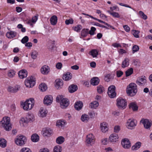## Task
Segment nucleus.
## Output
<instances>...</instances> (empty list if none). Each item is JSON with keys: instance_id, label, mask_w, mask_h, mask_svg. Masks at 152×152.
<instances>
[{"instance_id": "1", "label": "nucleus", "mask_w": 152, "mask_h": 152, "mask_svg": "<svg viewBox=\"0 0 152 152\" xmlns=\"http://www.w3.org/2000/svg\"><path fill=\"white\" fill-rule=\"evenodd\" d=\"M0 126L3 127L6 131H9L12 128L10 123V118L9 117H4L0 122Z\"/></svg>"}, {"instance_id": "2", "label": "nucleus", "mask_w": 152, "mask_h": 152, "mask_svg": "<svg viewBox=\"0 0 152 152\" xmlns=\"http://www.w3.org/2000/svg\"><path fill=\"white\" fill-rule=\"evenodd\" d=\"M137 86L136 84L134 83H130L126 89L127 93L131 96L135 95L137 92Z\"/></svg>"}, {"instance_id": "3", "label": "nucleus", "mask_w": 152, "mask_h": 152, "mask_svg": "<svg viewBox=\"0 0 152 152\" xmlns=\"http://www.w3.org/2000/svg\"><path fill=\"white\" fill-rule=\"evenodd\" d=\"M57 102L60 101V106L62 108H66L69 105V100L66 98H64L62 96L58 95L56 98Z\"/></svg>"}, {"instance_id": "4", "label": "nucleus", "mask_w": 152, "mask_h": 152, "mask_svg": "<svg viewBox=\"0 0 152 152\" xmlns=\"http://www.w3.org/2000/svg\"><path fill=\"white\" fill-rule=\"evenodd\" d=\"M34 104V100L33 98H31L27 100L23 104H22L24 110H31Z\"/></svg>"}, {"instance_id": "5", "label": "nucleus", "mask_w": 152, "mask_h": 152, "mask_svg": "<svg viewBox=\"0 0 152 152\" xmlns=\"http://www.w3.org/2000/svg\"><path fill=\"white\" fill-rule=\"evenodd\" d=\"M117 105L119 108L125 109L127 105L126 100L122 97L118 98L116 100Z\"/></svg>"}, {"instance_id": "6", "label": "nucleus", "mask_w": 152, "mask_h": 152, "mask_svg": "<svg viewBox=\"0 0 152 152\" xmlns=\"http://www.w3.org/2000/svg\"><path fill=\"white\" fill-rule=\"evenodd\" d=\"M35 78L32 76L28 77L25 81V84L27 87H33L35 83Z\"/></svg>"}, {"instance_id": "7", "label": "nucleus", "mask_w": 152, "mask_h": 152, "mask_svg": "<svg viewBox=\"0 0 152 152\" xmlns=\"http://www.w3.org/2000/svg\"><path fill=\"white\" fill-rule=\"evenodd\" d=\"M26 141V137H25L20 136H17L15 139V142L18 145L22 146L23 145Z\"/></svg>"}, {"instance_id": "8", "label": "nucleus", "mask_w": 152, "mask_h": 152, "mask_svg": "<svg viewBox=\"0 0 152 152\" xmlns=\"http://www.w3.org/2000/svg\"><path fill=\"white\" fill-rule=\"evenodd\" d=\"M115 87L113 85H112L109 87L107 93L109 96L111 98H114L116 96V94L115 92Z\"/></svg>"}, {"instance_id": "9", "label": "nucleus", "mask_w": 152, "mask_h": 152, "mask_svg": "<svg viewBox=\"0 0 152 152\" xmlns=\"http://www.w3.org/2000/svg\"><path fill=\"white\" fill-rule=\"evenodd\" d=\"M146 83V77L145 76H142L139 77L136 81V83L140 86H145Z\"/></svg>"}, {"instance_id": "10", "label": "nucleus", "mask_w": 152, "mask_h": 152, "mask_svg": "<svg viewBox=\"0 0 152 152\" xmlns=\"http://www.w3.org/2000/svg\"><path fill=\"white\" fill-rule=\"evenodd\" d=\"M121 144L123 147L125 149H128L131 146L130 142L128 139L126 138L122 140Z\"/></svg>"}, {"instance_id": "11", "label": "nucleus", "mask_w": 152, "mask_h": 152, "mask_svg": "<svg viewBox=\"0 0 152 152\" xmlns=\"http://www.w3.org/2000/svg\"><path fill=\"white\" fill-rule=\"evenodd\" d=\"M94 142V137L92 134H89L87 136L86 139V142L87 144H93Z\"/></svg>"}, {"instance_id": "12", "label": "nucleus", "mask_w": 152, "mask_h": 152, "mask_svg": "<svg viewBox=\"0 0 152 152\" xmlns=\"http://www.w3.org/2000/svg\"><path fill=\"white\" fill-rule=\"evenodd\" d=\"M53 98L51 95L46 96L44 99V103L45 104L48 105L51 104L52 102Z\"/></svg>"}, {"instance_id": "13", "label": "nucleus", "mask_w": 152, "mask_h": 152, "mask_svg": "<svg viewBox=\"0 0 152 152\" xmlns=\"http://www.w3.org/2000/svg\"><path fill=\"white\" fill-rule=\"evenodd\" d=\"M127 126L129 129H133L136 125V123L134 120L129 119L126 123Z\"/></svg>"}, {"instance_id": "14", "label": "nucleus", "mask_w": 152, "mask_h": 152, "mask_svg": "<svg viewBox=\"0 0 152 152\" xmlns=\"http://www.w3.org/2000/svg\"><path fill=\"white\" fill-rule=\"evenodd\" d=\"M140 123L143 124L144 127L146 129L150 128L151 125L150 121L148 119H142L140 121Z\"/></svg>"}, {"instance_id": "15", "label": "nucleus", "mask_w": 152, "mask_h": 152, "mask_svg": "<svg viewBox=\"0 0 152 152\" xmlns=\"http://www.w3.org/2000/svg\"><path fill=\"white\" fill-rule=\"evenodd\" d=\"M118 138L119 137L118 134H113L110 135L109 137V140L111 142H116L118 140Z\"/></svg>"}, {"instance_id": "16", "label": "nucleus", "mask_w": 152, "mask_h": 152, "mask_svg": "<svg viewBox=\"0 0 152 152\" xmlns=\"http://www.w3.org/2000/svg\"><path fill=\"white\" fill-rule=\"evenodd\" d=\"M47 113L48 111L46 109L41 108L39 110L38 115L40 117L44 118L46 116Z\"/></svg>"}, {"instance_id": "17", "label": "nucleus", "mask_w": 152, "mask_h": 152, "mask_svg": "<svg viewBox=\"0 0 152 152\" xmlns=\"http://www.w3.org/2000/svg\"><path fill=\"white\" fill-rule=\"evenodd\" d=\"M52 132V131L48 128H44L42 131L44 136H48L50 135Z\"/></svg>"}, {"instance_id": "18", "label": "nucleus", "mask_w": 152, "mask_h": 152, "mask_svg": "<svg viewBox=\"0 0 152 152\" xmlns=\"http://www.w3.org/2000/svg\"><path fill=\"white\" fill-rule=\"evenodd\" d=\"M18 75L21 79L26 77L27 76V72L26 70H22L18 73Z\"/></svg>"}, {"instance_id": "19", "label": "nucleus", "mask_w": 152, "mask_h": 152, "mask_svg": "<svg viewBox=\"0 0 152 152\" xmlns=\"http://www.w3.org/2000/svg\"><path fill=\"white\" fill-rule=\"evenodd\" d=\"M100 127L103 132L105 133L108 130V124L105 122H103L100 124Z\"/></svg>"}, {"instance_id": "20", "label": "nucleus", "mask_w": 152, "mask_h": 152, "mask_svg": "<svg viewBox=\"0 0 152 152\" xmlns=\"http://www.w3.org/2000/svg\"><path fill=\"white\" fill-rule=\"evenodd\" d=\"M17 34V33L15 32L10 31L9 32H8L6 33V36L8 38L11 39L16 37Z\"/></svg>"}, {"instance_id": "21", "label": "nucleus", "mask_w": 152, "mask_h": 152, "mask_svg": "<svg viewBox=\"0 0 152 152\" xmlns=\"http://www.w3.org/2000/svg\"><path fill=\"white\" fill-rule=\"evenodd\" d=\"M66 123V121L64 120H59L56 122V125L59 128L64 127Z\"/></svg>"}, {"instance_id": "22", "label": "nucleus", "mask_w": 152, "mask_h": 152, "mask_svg": "<svg viewBox=\"0 0 152 152\" xmlns=\"http://www.w3.org/2000/svg\"><path fill=\"white\" fill-rule=\"evenodd\" d=\"M49 67L46 65L43 66L41 69V72L43 74H47L49 72Z\"/></svg>"}, {"instance_id": "23", "label": "nucleus", "mask_w": 152, "mask_h": 152, "mask_svg": "<svg viewBox=\"0 0 152 152\" xmlns=\"http://www.w3.org/2000/svg\"><path fill=\"white\" fill-rule=\"evenodd\" d=\"M78 89V87L76 85L72 84L68 88V90L69 92L73 93L76 91Z\"/></svg>"}, {"instance_id": "24", "label": "nucleus", "mask_w": 152, "mask_h": 152, "mask_svg": "<svg viewBox=\"0 0 152 152\" xmlns=\"http://www.w3.org/2000/svg\"><path fill=\"white\" fill-rule=\"evenodd\" d=\"M57 17L55 15H53L50 18V20L51 24L53 26H54L56 24L57 22Z\"/></svg>"}, {"instance_id": "25", "label": "nucleus", "mask_w": 152, "mask_h": 152, "mask_svg": "<svg viewBox=\"0 0 152 152\" xmlns=\"http://www.w3.org/2000/svg\"><path fill=\"white\" fill-rule=\"evenodd\" d=\"M72 77V74L70 72H67L64 74L62 77V78L65 81H68L71 79Z\"/></svg>"}, {"instance_id": "26", "label": "nucleus", "mask_w": 152, "mask_h": 152, "mask_svg": "<svg viewBox=\"0 0 152 152\" xmlns=\"http://www.w3.org/2000/svg\"><path fill=\"white\" fill-rule=\"evenodd\" d=\"M83 104L82 102L78 101L76 102L75 104V107L77 110H80L82 108Z\"/></svg>"}, {"instance_id": "27", "label": "nucleus", "mask_w": 152, "mask_h": 152, "mask_svg": "<svg viewBox=\"0 0 152 152\" xmlns=\"http://www.w3.org/2000/svg\"><path fill=\"white\" fill-rule=\"evenodd\" d=\"M56 81V83L55 85L57 89L61 88L63 84L62 80L61 79H57Z\"/></svg>"}, {"instance_id": "28", "label": "nucleus", "mask_w": 152, "mask_h": 152, "mask_svg": "<svg viewBox=\"0 0 152 152\" xmlns=\"http://www.w3.org/2000/svg\"><path fill=\"white\" fill-rule=\"evenodd\" d=\"M99 82V80L97 77H94L91 80V84L93 86L97 85Z\"/></svg>"}, {"instance_id": "29", "label": "nucleus", "mask_w": 152, "mask_h": 152, "mask_svg": "<svg viewBox=\"0 0 152 152\" xmlns=\"http://www.w3.org/2000/svg\"><path fill=\"white\" fill-rule=\"evenodd\" d=\"M129 60L127 58H125L124 60L123 61L122 64V67L123 68H125L128 66L129 65Z\"/></svg>"}, {"instance_id": "30", "label": "nucleus", "mask_w": 152, "mask_h": 152, "mask_svg": "<svg viewBox=\"0 0 152 152\" xmlns=\"http://www.w3.org/2000/svg\"><path fill=\"white\" fill-rule=\"evenodd\" d=\"M19 88L18 86L15 87L10 86L8 88V91L9 92L11 93H15L19 90L18 88Z\"/></svg>"}, {"instance_id": "31", "label": "nucleus", "mask_w": 152, "mask_h": 152, "mask_svg": "<svg viewBox=\"0 0 152 152\" xmlns=\"http://www.w3.org/2000/svg\"><path fill=\"white\" fill-rule=\"evenodd\" d=\"M29 122V120H28L27 118L26 117H23L21 118L20 121V124H22L23 126L28 124Z\"/></svg>"}, {"instance_id": "32", "label": "nucleus", "mask_w": 152, "mask_h": 152, "mask_svg": "<svg viewBox=\"0 0 152 152\" xmlns=\"http://www.w3.org/2000/svg\"><path fill=\"white\" fill-rule=\"evenodd\" d=\"M89 54L93 58L96 57L98 55V52L96 49H93L89 52Z\"/></svg>"}, {"instance_id": "33", "label": "nucleus", "mask_w": 152, "mask_h": 152, "mask_svg": "<svg viewBox=\"0 0 152 152\" xmlns=\"http://www.w3.org/2000/svg\"><path fill=\"white\" fill-rule=\"evenodd\" d=\"M129 108L132 109L134 111L137 110L138 109V107L135 102L131 103L129 104Z\"/></svg>"}, {"instance_id": "34", "label": "nucleus", "mask_w": 152, "mask_h": 152, "mask_svg": "<svg viewBox=\"0 0 152 152\" xmlns=\"http://www.w3.org/2000/svg\"><path fill=\"white\" fill-rule=\"evenodd\" d=\"M65 140L64 138L62 136L58 137L56 138V142L59 144H61L63 143Z\"/></svg>"}, {"instance_id": "35", "label": "nucleus", "mask_w": 152, "mask_h": 152, "mask_svg": "<svg viewBox=\"0 0 152 152\" xmlns=\"http://www.w3.org/2000/svg\"><path fill=\"white\" fill-rule=\"evenodd\" d=\"M99 105V103L96 101L91 102L89 105V107L91 108L95 109Z\"/></svg>"}, {"instance_id": "36", "label": "nucleus", "mask_w": 152, "mask_h": 152, "mask_svg": "<svg viewBox=\"0 0 152 152\" xmlns=\"http://www.w3.org/2000/svg\"><path fill=\"white\" fill-rule=\"evenodd\" d=\"M141 145V143L140 142H137L135 144L132 146V149L133 150H136L138 149Z\"/></svg>"}, {"instance_id": "37", "label": "nucleus", "mask_w": 152, "mask_h": 152, "mask_svg": "<svg viewBox=\"0 0 152 152\" xmlns=\"http://www.w3.org/2000/svg\"><path fill=\"white\" fill-rule=\"evenodd\" d=\"M89 119V117L88 115L86 114H83L81 117L82 121L85 122H87Z\"/></svg>"}, {"instance_id": "38", "label": "nucleus", "mask_w": 152, "mask_h": 152, "mask_svg": "<svg viewBox=\"0 0 152 152\" xmlns=\"http://www.w3.org/2000/svg\"><path fill=\"white\" fill-rule=\"evenodd\" d=\"M31 139L33 142H36L39 140V137L37 134H35L31 136Z\"/></svg>"}, {"instance_id": "39", "label": "nucleus", "mask_w": 152, "mask_h": 152, "mask_svg": "<svg viewBox=\"0 0 152 152\" xmlns=\"http://www.w3.org/2000/svg\"><path fill=\"white\" fill-rule=\"evenodd\" d=\"M89 29L88 28L84 29L81 31V36L83 37H86L88 34Z\"/></svg>"}, {"instance_id": "40", "label": "nucleus", "mask_w": 152, "mask_h": 152, "mask_svg": "<svg viewBox=\"0 0 152 152\" xmlns=\"http://www.w3.org/2000/svg\"><path fill=\"white\" fill-rule=\"evenodd\" d=\"M39 88L41 91H44L46 90L47 87L45 84L42 83L39 86Z\"/></svg>"}, {"instance_id": "41", "label": "nucleus", "mask_w": 152, "mask_h": 152, "mask_svg": "<svg viewBox=\"0 0 152 152\" xmlns=\"http://www.w3.org/2000/svg\"><path fill=\"white\" fill-rule=\"evenodd\" d=\"M107 12L110 13L111 15H112L114 17L119 18L120 17L119 14L118 12L113 11L111 12L110 10H108Z\"/></svg>"}, {"instance_id": "42", "label": "nucleus", "mask_w": 152, "mask_h": 152, "mask_svg": "<svg viewBox=\"0 0 152 152\" xmlns=\"http://www.w3.org/2000/svg\"><path fill=\"white\" fill-rule=\"evenodd\" d=\"M15 72L13 70H10L8 72V76L10 78L13 77L15 74Z\"/></svg>"}, {"instance_id": "43", "label": "nucleus", "mask_w": 152, "mask_h": 152, "mask_svg": "<svg viewBox=\"0 0 152 152\" xmlns=\"http://www.w3.org/2000/svg\"><path fill=\"white\" fill-rule=\"evenodd\" d=\"M6 141L4 139H0V146L4 148L6 146Z\"/></svg>"}, {"instance_id": "44", "label": "nucleus", "mask_w": 152, "mask_h": 152, "mask_svg": "<svg viewBox=\"0 0 152 152\" xmlns=\"http://www.w3.org/2000/svg\"><path fill=\"white\" fill-rule=\"evenodd\" d=\"M133 72V69L131 68L128 69L125 72L126 76L128 77L131 75Z\"/></svg>"}, {"instance_id": "45", "label": "nucleus", "mask_w": 152, "mask_h": 152, "mask_svg": "<svg viewBox=\"0 0 152 152\" xmlns=\"http://www.w3.org/2000/svg\"><path fill=\"white\" fill-rule=\"evenodd\" d=\"M62 151V148L59 145H57L54 147L53 152H61Z\"/></svg>"}, {"instance_id": "46", "label": "nucleus", "mask_w": 152, "mask_h": 152, "mask_svg": "<svg viewBox=\"0 0 152 152\" xmlns=\"http://www.w3.org/2000/svg\"><path fill=\"white\" fill-rule=\"evenodd\" d=\"M139 14L140 17L143 19L146 20L147 19V16L143 12L140 11L139 12Z\"/></svg>"}, {"instance_id": "47", "label": "nucleus", "mask_w": 152, "mask_h": 152, "mask_svg": "<svg viewBox=\"0 0 152 152\" xmlns=\"http://www.w3.org/2000/svg\"><path fill=\"white\" fill-rule=\"evenodd\" d=\"M104 88L102 86H99L97 87V92L99 94H101L104 91Z\"/></svg>"}, {"instance_id": "48", "label": "nucleus", "mask_w": 152, "mask_h": 152, "mask_svg": "<svg viewBox=\"0 0 152 152\" xmlns=\"http://www.w3.org/2000/svg\"><path fill=\"white\" fill-rule=\"evenodd\" d=\"M28 120H29V121H33L34 119V117L33 115L32 114L29 113L26 117Z\"/></svg>"}, {"instance_id": "49", "label": "nucleus", "mask_w": 152, "mask_h": 152, "mask_svg": "<svg viewBox=\"0 0 152 152\" xmlns=\"http://www.w3.org/2000/svg\"><path fill=\"white\" fill-rule=\"evenodd\" d=\"M74 20L72 18H70L69 19L66 20L65 21V24L68 25L69 24H72L73 23Z\"/></svg>"}, {"instance_id": "50", "label": "nucleus", "mask_w": 152, "mask_h": 152, "mask_svg": "<svg viewBox=\"0 0 152 152\" xmlns=\"http://www.w3.org/2000/svg\"><path fill=\"white\" fill-rule=\"evenodd\" d=\"M32 58L33 59H35L37 57V52L35 51H34L31 53Z\"/></svg>"}, {"instance_id": "51", "label": "nucleus", "mask_w": 152, "mask_h": 152, "mask_svg": "<svg viewBox=\"0 0 152 152\" xmlns=\"http://www.w3.org/2000/svg\"><path fill=\"white\" fill-rule=\"evenodd\" d=\"M96 30L95 28L94 27H91L90 30L89 31L88 33L91 35H93L94 34V32Z\"/></svg>"}, {"instance_id": "52", "label": "nucleus", "mask_w": 152, "mask_h": 152, "mask_svg": "<svg viewBox=\"0 0 152 152\" xmlns=\"http://www.w3.org/2000/svg\"><path fill=\"white\" fill-rule=\"evenodd\" d=\"M82 28V26L80 25H78L77 26L75 27L74 28V30L79 32Z\"/></svg>"}, {"instance_id": "53", "label": "nucleus", "mask_w": 152, "mask_h": 152, "mask_svg": "<svg viewBox=\"0 0 152 152\" xmlns=\"http://www.w3.org/2000/svg\"><path fill=\"white\" fill-rule=\"evenodd\" d=\"M133 53H134L135 52H137L139 50V47L137 45H134L132 47Z\"/></svg>"}, {"instance_id": "54", "label": "nucleus", "mask_w": 152, "mask_h": 152, "mask_svg": "<svg viewBox=\"0 0 152 152\" xmlns=\"http://www.w3.org/2000/svg\"><path fill=\"white\" fill-rule=\"evenodd\" d=\"M28 40V37L27 36L24 37L21 40V42L22 43L24 44L27 42Z\"/></svg>"}, {"instance_id": "55", "label": "nucleus", "mask_w": 152, "mask_h": 152, "mask_svg": "<svg viewBox=\"0 0 152 152\" xmlns=\"http://www.w3.org/2000/svg\"><path fill=\"white\" fill-rule=\"evenodd\" d=\"M38 15L36 14L34 17H33L32 19L31 22L32 23H35L38 19Z\"/></svg>"}, {"instance_id": "56", "label": "nucleus", "mask_w": 152, "mask_h": 152, "mask_svg": "<svg viewBox=\"0 0 152 152\" xmlns=\"http://www.w3.org/2000/svg\"><path fill=\"white\" fill-rule=\"evenodd\" d=\"M20 152H31V151L29 148H25L22 149Z\"/></svg>"}, {"instance_id": "57", "label": "nucleus", "mask_w": 152, "mask_h": 152, "mask_svg": "<svg viewBox=\"0 0 152 152\" xmlns=\"http://www.w3.org/2000/svg\"><path fill=\"white\" fill-rule=\"evenodd\" d=\"M133 34L135 37H139L138 35L139 32L138 31L135 30H133Z\"/></svg>"}, {"instance_id": "58", "label": "nucleus", "mask_w": 152, "mask_h": 152, "mask_svg": "<svg viewBox=\"0 0 152 152\" xmlns=\"http://www.w3.org/2000/svg\"><path fill=\"white\" fill-rule=\"evenodd\" d=\"M94 25L96 26H98L99 27H101L102 28H105L107 29H108L109 28H108L107 27H106V26H104L103 25H102L100 24L99 23H96L94 24Z\"/></svg>"}, {"instance_id": "59", "label": "nucleus", "mask_w": 152, "mask_h": 152, "mask_svg": "<svg viewBox=\"0 0 152 152\" xmlns=\"http://www.w3.org/2000/svg\"><path fill=\"white\" fill-rule=\"evenodd\" d=\"M123 74V72L120 70L116 71V75L117 77H121Z\"/></svg>"}, {"instance_id": "60", "label": "nucleus", "mask_w": 152, "mask_h": 152, "mask_svg": "<svg viewBox=\"0 0 152 152\" xmlns=\"http://www.w3.org/2000/svg\"><path fill=\"white\" fill-rule=\"evenodd\" d=\"M120 126H115L114 128V132L116 133H118L120 130Z\"/></svg>"}, {"instance_id": "61", "label": "nucleus", "mask_w": 152, "mask_h": 152, "mask_svg": "<svg viewBox=\"0 0 152 152\" xmlns=\"http://www.w3.org/2000/svg\"><path fill=\"white\" fill-rule=\"evenodd\" d=\"M110 74H107L105 76L104 78V80L107 82H109L110 80Z\"/></svg>"}, {"instance_id": "62", "label": "nucleus", "mask_w": 152, "mask_h": 152, "mask_svg": "<svg viewBox=\"0 0 152 152\" xmlns=\"http://www.w3.org/2000/svg\"><path fill=\"white\" fill-rule=\"evenodd\" d=\"M125 30L127 32H128L130 31V28L127 25H125L123 26Z\"/></svg>"}, {"instance_id": "63", "label": "nucleus", "mask_w": 152, "mask_h": 152, "mask_svg": "<svg viewBox=\"0 0 152 152\" xmlns=\"http://www.w3.org/2000/svg\"><path fill=\"white\" fill-rule=\"evenodd\" d=\"M62 66V64L60 62L58 63L56 65V66L57 68L58 69H60L61 68Z\"/></svg>"}, {"instance_id": "64", "label": "nucleus", "mask_w": 152, "mask_h": 152, "mask_svg": "<svg viewBox=\"0 0 152 152\" xmlns=\"http://www.w3.org/2000/svg\"><path fill=\"white\" fill-rule=\"evenodd\" d=\"M102 142L103 144L106 145L107 142V138H104L102 140Z\"/></svg>"}]
</instances>
